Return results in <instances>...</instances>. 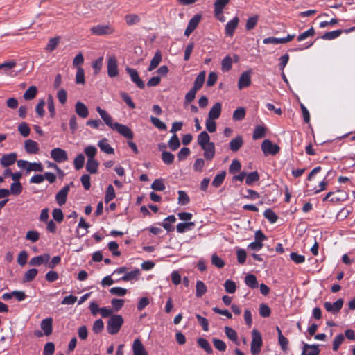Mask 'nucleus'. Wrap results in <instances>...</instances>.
<instances>
[{"instance_id": "obj_27", "label": "nucleus", "mask_w": 355, "mask_h": 355, "mask_svg": "<svg viewBox=\"0 0 355 355\" xmlns=\"http://www.w3.org/2000/svg\"><path fill=\"white\" fill-rule=\"evenodd\" d=\"M230 0H216L214 3L215 16H219L222 14L225 6L229 3Z\"/></svg>"}, {"instance_id": "obj_24", "label": "nucleus", "mask_w": 355, "mask_h": 355, "mask_svg": "<svg viewBox=\"0 0 355 355\" xmlns=\"http://www.w3.org/2000/svg\"><path fill=\"white\" fill-rule=\"evenodd\" d=\"M49 259H50L49 254H44L43 255H40V256L35 257L32 258L30 260L29 263L31 266H40L44 263H47Z\"/></svg>"}, {"instance_id": "obj_39", "label": "nucleus", "mask_w": 355, "mask_h": 355, "mask_svg": "<svg viewBox=\"0 0 355 355\" xmlns=\"http://www.w3.org/2000/svg\"><path fill=\"white\" fill-rule=\"evenodd\" d=\"M225 175H226V173L225 171H222L219 174H217L214 177V178L212 181V185L216 188L219 187L223 184V182L225 180Z\"/></svg>"}, {"instance_id": "obj_59", "label": "nucleus", "mask_w": 355, "mask_h": 355, "mask_svg": "<svg viewBox=\"0 0 355 355\" xmlns=\"http://www.w3.org/2000/svg\"><path fill=\"white\" fill-rule=\"evenodd\" d=\"M40 234L35 230H29L26 235V239L35 243L39 240Z\"/></svg>"}, {"instance_id": "obj_36", "label": "nucleus", "mask_w": 355, "mask_h": 355, "mask_svg": "<svg viewBox=\"0 0 355 355\" xmlns=\"http://www.w3.org/2000/svg\"><path fill=\"white\" fill-rule=\"evenodd\" d=\"M266 128L261 125H257L253 132L252 138L256 140L263 138L266 135Z\"/></svg>"}, {"instance_id": "obj_16", "label": "nucleus", "mask_w": 355, "mask_h": 355, "mask_svg": "<svg viewBox=\"0 0 355 355\" xmlns=\"http://www.w3.org/2000/svg\"><path fill=\"white\" fill-rule=\"evenodd\" d=\"M75 112L78 116L83 119H85L89 116V110L87 107L80 101H78L76 103Z\"/></svg>"}, {"instance_id": "obj_63", "label": "nucleus", "mask_w": 355, "mask_h": 355, "mask_svg": "<svg viewBox=\"0 0 355 355\" xmlns=\"http://www.w3.org/2000/svg\"><path fill=\"white\" fill-rule=\"evenodd\" d=\"M212 342L216 349L220 352L225 351L227 346L223 340L218 338H213Z\"/></svg>"}, {"instance_id": "obj_52", "label": "nucleus", "mask_w": 355, "mask_h": 355, "mask_svg": "<svg viewBox=\"0 0 355 355\" xmlns=\"http://www.w3.org/2000/svg\"><path fill=\"white\" fill-rule=\"evenodd\" d=\"M189 198L184 191H178V203L181 205H186L189 202Z\"/></svg>"}, {"instance_id": "obj_38", "label": "nucleus", "mask_w": 355, "mask_h": 355, "mask_svg": "<svg viewBox=\"0 0 355 355\" xmlns=\"http://www.w3.org/2000/svg\"><path fill=\"white\" fill-rule=\"evenodd\" d=\"M343 33L342 30H336L325 33L321 38L323 40H331L338 37Z\"/></svg>"}, {"instance_id": "obj_28", "label": "nucleus", "mask_w": 355, "mask_h": 355, "mask_svg": "<svg viewBox=\"0 0 355 355\" xmlns=\"http://www.w3.org/2000/svg\"><path fill=\"white\" fill-rule=\"evenodd\" d=\"M161 61H162V54H161V52L158 51L155 53L153 59L151 60L148 70L149 71H151L154 70L155 69H156L158 67V65L159 64V63L161 62Z\"/></svg>"}, {"instance_id": "obj_4", "label": "nucleus", "mask_w": 355, "mask_h": 355, "mask_svg": "<svg viewBox=\"0 0 355 355\" xmlns=\"http://www.w3.org/2000/svg\"><path fill=\"white\" fill-rule=\"evenodd\" d=\"M261 149L265 155H275L277 154L280 150L277 144H272V141L269 139H265L262 142Z\"/></svg>"}, {"instance_id": "obj_57", "label": "nucleus", "mask_w": 355, "mask_h": 355, "mask_svg": "<svg viewBox=\"0 0 355 355\" xmlns=\"http://www.w3.org/2000/svg\"><path fill=\"white\" fill-rule=\"evenodd\" d=\"M150 121L156 128L161 130H166L167 129L166 125L157 117L150 116Z\"/></svg>"}, {"instance_id": "obj_9", "label": "nucleus", "mask_w": 355, "mask_h": 355, "mask_svg": "<svg viewBox=\"0 0 355 355\" xmlns=\"http://www.w3.org/2000/svg\"><path fill=\"white\" fill-rule=\"evenodd\" d=\"M113 130H116L120 135L128 139L133 138V132L131 129L127 125L120 124L116 122L115 126Z\"/></svg>"}, {"instance_id": "obj_22", "label": "nucleus", "mask_w": 355, "mask_h": 355, "mask_svg": "<svg viewBox=\"0 0 355 355\" xmlns=\"http://www.w3.org/2000/svg\"><path fill=\"white\" fill-rule=\"evenodd\" d=\"M243 145V137L241 135H238L230 141V148L232 152H237Z\"/></svg>"}, {"instance_id": "obj_17", "label": "nucleus", "mask_w": 355, "mask_h": 355, "mask_svg": "<svg viewBox=\"0 0 355 355\" xmlns=\"http://www.w3.org/2000/svg\"><path fill=\"white\" fill-rule=\"evenodd\" d=\"M132 350L134 355H148L141 341L139 338L134 340Z\"/></svg>"}, {"instance_id": "obj_41", "label": "nucleus", "mask_w": 355, "mask_h": 355, "mask_svg": "<svg viewBox=\"0 0 355 355\" xmlns=\"http://www.w3.org/2000/svg\"><path fill=\"white\" fill-rule=\"evenodd\" d=\"M259 20V16L258 15H254L250 17H249L247 19L245 28L248 31H251L254 28V27L257 26V22Z\"/></svg>"}, {"instance_id": "obj_43", "label": "nucleus", "mask_w": 355, "mask_h": 355, "mask_svg": "<svg viewBox=\"0 0 355 355\" xmlns=\"http://www.w3.org/2000/svg\"><path fill=\"white\" fill-rule=\"evenodd\" d=\"M232 65V58L229 55L225 56L221 62V69L223 71H228L231 69Z\"/></svg>"}, {"instance_id": "obj_20", "label": "nucleus", "mask_w": 355, "mask_h": 355, "mask_svg": "<svg viewBox=\"0 0 355 355\" xmlns=\"http://www.w3.org/2000/svg\"><path fill=\"white\" fill-rule=\"evenodd\" d=\"M320 349L317 345L304 344L302 349V355H318Z\"/></svg>"}, {"instance_id": "obj_47", "label": "nucleus", "mask_w": 355, "mask_h": 355, "mask_svg": "<svg viewBox=\"0 0 355 355\" xmlns=\"http://www.w3.org/2000/svg\"><path fill=\"white\" fill-rule=\"evenodd\" d=\"M259 179V173L257 171L251 172L246 175L245 183L248 185H251L254 182L258 181Z\"/></svg>"}, {"instance_id": "obj_5", "label": "nucleus", "mask_w": 355, "mask_h": 355, "mask_svg": "<svg viewBox=\"0 0 355 355\" xmlns=\"http://www.w3.org/2000/svg\"><path fill=\"white\" fill-rule=\"evenodd\" d=\"M119 74L117 59L114 55L109 56L107 59V75L114 78Z\"/></svg>"}, {"instance_id": "obj_12", "label": "nucleus", "mask_w": 355, "mask_h": 355, "mask_svg": "<svg viewBox=\"0 0 355 355\" xmlns=\"http://www.w3.org/2000/svg\"><path fill=\"white\" fill-rule=\"evenodd\" d=\"M69 189V185H66L56 194L55 199L59 205L62 206L66 203Z\"/></svg>"}, {"instance_id": "obj_48", "label": "nucleus", "mask_w": 355, "mask_h": 355, "mask_svg": "<svg viewBox=\"0 0 355 355\" xmlns=\"http://www.w3.org/2000/svg\"><path fill=\"white\" fill-rule=\"evenodd\" d=\"M10 194L19 195L22 191V185L20 182H13L10 185Z\"/></svg>"}, {"instance_id": "obj_18", "label": "nucleus", "mask_w": 355, "mask_h": 355, "mask_svg": "<svg viewBox=\"0 0 355 355\" xmlns=\"http://www.w3.org/2000/svg\"><path fill=\"white\" fill-rule=\"evenodd\" d=\"M222 111V105L220 103H215L210 109L208 113V118L210 119H217L220 117Z\"/></svg>"}, {"instance_id": "obj_14", "label": "nucleus", "mask_w": 355, "mask_h": 355, "mask_svg": "<svg viewBox=\"0 0 355 355\" xmlns=\"http://www.w3.org/2000/svg\"><path fill=\"white\" fill-rule=\"evenodd\" d=\"M17 156L15 153L6 154L0 159V163L3 167L10 166L15 162Z\"/></svg>"}, {"instance_id": "obj_64", "label": "nucleus", "mask_w": 355, "mask_h": 355, "mask_svg": "<svg viewBox=\"0 0 355 355\" xmlns=\"http://www.w3.org/2000/svg\"><path fill=\"white\" fill-rule=\"evenodd\" d=\"M60 41L59 37H53L51 38L49 41L48 44L46 45V49L49 51H53L57 47Z\"/></svg>"}, {"instance_id": "obj_40", "label": "nucleus", "mask_w": 355, "mask_h": 355, "mask_svg": "<svg viewBox=\"0 0 355 355\" xmlns=\"http://www.w3.org/2000/svg\"><path fill=\"white\" fill-rule=\"evenodd\" d=\"M245 108L240 107L234 111L232 118L234 121H241L245 118Z\"/></svg>"}, {"instance_id": "obj_50", "label": "nucleus", "mask_w": 355, "mask_h": 355, "mask_svg": "<svg viewBox=\"0 0 355 355\" xmlns=\"http://www.w3.org/2000/svg\"><path fill=\"white\" fill-rule=\"evenodd\" d=\"M85 157L83 154L78 155L73 161L74 167L76 170H80L84 166Z\"/></svg>"}, {"instance_id": "obj_53", "label": "nucleus", "mask_w": 355, "mask_h": 355, "mask_svg": "<svg viewBox=\"0 0 355 355\" xmlns=\"http://www.w3.org/2000/svg\"><path fill=\"white\" fill-rule=\"evenodd\" d=\"M201 19L200 15H196L189 21L187 27L194 31L198 26Z\"/></svg>"}, {"instance_id": "obj_62", "label": "nucleus", "mask_w": 355, "mask_h": 355, "mask_svg": "<svg viewBox=\"0 0 355 355\" xmlns=\"http://www.w3.org/2000/svg\"><path fill=\"white\" fill-rule=\"evenodd\" d=\"M225 291L228 293H234L236 291V286L234 282L228 279L224 284Z\"/></svg>"}, {"instance_id": "obj_11", "label": "nucleus", "mask_w": 355, "mask_h": 355, "mask_svg": "<svg viewBox=\"0 0 355 355\" xmlns=\"http://www.w3.org/2000/svg\"><path fill=\"white\" fill-rule=\"evenodd\" d=\"M96 111L99 114L101 119L103 120L105 123L110 128L113 129L115 126L116 123L112 122V116L103 109L100 107H96Z\"/></svg>"}, {"instance_id": "obj_30", "label": "nucleus", "mask_w": 355, "mask_h": 355, "mask_svg": "<svg viewBox=\"0 0 355 355\" xmlns=\"http://www.w3.org/2000/svg\"><path fill=\"white\" fill-rule=\"evenodd\" d=\"M98 168V162L94 159H88L86 164V169L90 173L94 174L97 173Z\"/></svg>"}, {"instance_id": "obj_61", "label": "nucleus", "mask_w": 355, "mask_h": 355, "mask_svg": "<svg viewBox=\"0 0 355 355\" xmlns=\"http://www.w3.org/2000/svg\"><path fill=\"white\" fill-rule=\"evenodd\" d=\"M151 188L155 191H162L165 189V185L162 179H156L152 183Z\"/></svg>"}, {"instance_id": "obj_23", "label": "nucleus", "mask_w": 355, "mask_h": 355, "mask_svg": "<svg viewBox=\"0 0 355 355\" xmlns=\"http://www.w3.org/2000/svg\"><path fill=\"white\" fill-rule=\"evenodd\" d=\"M17 62L15 60L5 62L0 64V71L4 75H11L10 70L15 67Z\"/></svg>"}, {"instance_id": "obj_33", "label": "nucleus", "mask_w": 355, "mask_h": 355, "mask_svg": "<svg viewBox=\"0 0 355 355\" xmlns=\"http://www.w3.org/2000/svg\"><path fill=\"white\" fill-rule=\"evenodd\" d=\"M197 141L200 146L206 145L211 142L210 136L206 131H202L198 136Z\"/></svg>"}, {"instance_id": "obj_15", "label": "nucleus", "mask_w": 355, "mask_h": 355, "mask_svg": "<svg viewBox=\"0 0 355 355\" xmlns=\"http://www.w3.org/2000/svg\"><path fill=\"white\" fill-rule=\"evenodd\" d=\"M239 22V19L238 17H234L232 20H230L225 26V34L227 36L232 37L234 35V33L236 28L238 26Z\"/></svg>"}, {"instance_id": "obj_45", "label": "nucleus", "mask_w": 355, "mask_h": 355, "mask_svg": "<svg viewBox=\"0 0 355 355\" xmlns=\"http://www.w3.org/2000/svg\"><path fill=\"white\" fill-rule=\"evenodd\" d=\"M180 146V142L178 136L174 134L168 141V146L172 150H176Z\"/></svg>"}, {"instance_id": "obj_55", "label": "nucleus", "mask_w": 355, "mask_h": 355, "mask_svg": "<svg viewBox=\"0 0 355 355\" xmlns=\"http://www.w3.org/2000/svg\"><path fill=\"white\" fill-rule=\"evenodd\" d=\"M76 83L77 84H85V72L81 67H78L77 69Z\"/></svg>"}, {"instance_id": "obj_1", "label": "nucleus", "mask_w": 355, "mask_h": 355, "mask_svg": "<svg viewBox=\"0 0 355 355\" xmlns=\"http://www.w3.org/2000/svg\"><path fill=\"white\" fill-rule=\"evenodd\" d=\"M123 324V318L120 315H112L107 321V330L111 335L116 334Z\"/></svg>"}, {"instance_id": "obj_13", "label": "nucleus", "mask_w": 355, "mask_h": 355, "mask_svg": "<svg viewBox=\"0 0 355 355\" xmlns=\"http://www.w3.org/2000/svg\"><path fill=\"white\" fill-rule=\"evenodd\" d=\"M204 150L203 155L207 160H211L215 155V145L213 142H210L206 145L200 146Z\"/></svg>"}, {"instance_id": "obj_42", "label": "nucleus", "mask_w": 355, "mask_h": 355, "mask_svg": "<svg viewBox=\"0 0 355 355\" xmlns=\"http://www.w3.org/2000/svg\"><path fill=\"white\" fill-rule=\"evenodd\" d=\"M175 156L170 152L163 151L162 153V160L167 165L172 164L174 162Z\"/></svg>"}, {"instance_id": "obj_44", "label": "nucleus", "mask_w": 355, "mask_h": 355, "mask_svg": "<svg viewBox=\"0 0 355 355\" xmlns=\"http://www.w3.org/2000/svg\"><path fill=\"white\" fill-rule=\"evenodd\" d=\"M139 274V270L136 269L135 270L126 272L125 275L121 278V279L125 282L131 281L137 279Z\"/></svg>"}, {"instance_id": "obj_2", "label": "nucleus", "mask_w": 355, "mask_h": 355, "mask_svg": "<svg viewBox=\"0 0 355 355\" xmlns=\"http://www.w3.org/2000/svg\"><path fill=\"white\" fill-rule=\"evenodd\" d=\"M90 33L93 35H109L115 33V28L110 23L98 24L90 28Z\"/></svg>"}, {"instance_id": "obj_8", "label": "nucleus", "mask_w": 355, "mask_h": 355, "mask_svg": "<svg viewBox=\"0 0 355 355\" xmlns=\"http://www.w3.org/2000/svg\"><path fill=\"white\" fill-rule=\"evenodd\" d=\"M343 302V300L340 298L337 300L333 304L329 302H325L324 306L327 311L331 312L333 313H337L342 309Z\"/></svg>"}, {"instance_id": "obj_34", "label": "nucleus", "mask_w": 355, "mask_h": 355, "mask_svg": "<svg viewBox=\"0 0 355 355\" xmlns=\"http://www.w3.org/2000/svg\"><path fill=\"white\" fill-rule=\"evenodd\" d=\"M37 93V89L35 86L29 87L24 92L23 97L26 101L33 99Z\"/></svg>"}, {"instance_id": "obj_58", "label": "nucleus", "mask_w": 355, "mask_h": 355, "mask_svg": "<svg viewBox=\"0 0 355 355\" xmlns=\"http://www.w3.org/2000/svg\"><path fill=\"white\" fill-rule=\"evenodd\" d=\"M193 226H194V223L193 222L180 223L177 225L176 229L179 233H183Z\"/></svg>"}, {"instance_id": "obj_3", "label": "nucleus", "mask_w": 355, "mask_h": 355, "mask_svg": "<svg viewBox=\"0 0 355 355\" xmlns=\"http://www.w3.org/2000/svg\"><path fill=\"white\" fill-rule=\"evenodd\" d=\"M252 337L251 353L252 355H257L259 354L262 346V338L261 334L257 329L252 330Z\"/></svg>"}, {"instance_id": "obj_49", "label": "nucleus", "mask_w": 355, "mask_h": 355, "mask_svg": "<svg viewBox=\"0 0 355 355\" xmlns=\"http://www.w3.org/2000/svg\"><path fill=\"white\" fill-rule=\"evenodd\" d=\"M37 274V270L35 268L29 269L27 270L24 276V282L33 281Z\"/></svg>"}, {"instance_id": "obj_60", "label": "nucleus", "mask_w": 355, "mask_h": 355, "mask_svg": "<svg viewBox=\"0 0 355 355\" xmlns=\"http://www.w3.org/2000/svg\"><path fill=\"white\" fill-rule=\"evenodd\" d=\"M104 328V324L101 319L96 320L92 326V331L94 333L98 334L101 333Z\"/></svg>"}, {"instance_id": "obj_31", "label": "nucleus", "mask_w": 355, "mask_h": 355, "mask_svg": "<svg viewBox=\"0 0 355 355\" xmlns=\"http://www.w3.org/2000/svg\"><path fill=\"white\" fill-rule=\"evenodd\" d=\"M207 288L205 283L200 280L197 281L196 285V295L198 297H202L206 293Z\"/></svg>"}, {"instance_id": "obj_21", "label": "nucleus", "mask_w": 355, "mask_h": 355, "mask_svg": "<svg viewBox=\"0 0 355 355\" xmlns=\"http://www.w3.org/2000/svg\"><path fill=\"white\" fill-rule=\"evenodd\" d=\"M24 148L26 151L29 154H36L40 150L38 144L32 139H27L25 141Z\"/></svg>"}, {"instance_id": "obj_19", "label": "nucleus", "mask_w": 355, "mask_h": 355, "mask_svg": "<svg viewBox=\"0 0 355 355\" xmlns=\"http://www.w3.org/2000/svg\"><path fill=\"white\" fill-rule=\"evenodd\" d=\"M40 326L46 336L51 335L53 330V319L51 318H47L42 320Z\"/></svg>"}, {"instance_id": "obj_56", "label": "nucleus", "mask_w": 355, "mask_h": 355, "mask_svg": "<svg viewBox=\"0 0 355 355\" xmlns=\"http://www.w3.org/2000/svg\"><path fill=\"white\" fill-rule=\"evenodd\" d=\"M264 217L267 218L271 223H274L277 220V216L276 214L271 210L270 209H268L264 211Z\"/></svg>"}, {"instance_id": "obj_29", "label": "nucleus", "mask_w": 355, "mask_h": 355, "mask_svg": "<svg viewBox=\"0 0 355 355\" xmlns=\"http://www.w3.org/2000/svg\"><path fill=\"white\" fill-rule=\"evenodd\" d=\"M205 76H206V73H205V71H201L198 75V76L196 77V78L194 81L193 89L198 91L202 87V85L205 83Z\"/></svg>"}, {"instance_id": "obj_10", "label": "nucleus", "mask_w": 355, "mask_h": 355, "mask_svg": "<svg viewBox=\"0 0 355 355\" xmlns=\"http://www.w3.org/2000/svg\"><path fill=\"white\" fill-rule=\"evenodd\" d=\"M251 71H245L243 72L239 79V82H238V87L239 89H241L244 87H248V86H250V83H251Z\"/></svg>"}, {"instance_id": "obj_35", "label": "nucleus", "mask_w": 355, "mask_h": 355, "mask_svg": "<svg viewBox=\"0 0 355 355\" xmlns=\"http://www.w3.org/2000/svg\"><path fill=\"white\" fill-rule=\"evenodd\" d=\"M197 343L200 347L203 349L207 353L211 354L213 349L209 342L204 338H200L197 340Z\"/></svg>"}, {"instance_id": "obj_7", "label": "nucleus", "mask_w": 355, "mask_h": 355, "mask_svg": "<svg viewBox=\"0 0 355 355\" xmlns=\"http://www.w3.org/2000/svg\"><path fill=\"white\" fill-rule=\"evenodd\" d=\"M127 73L129 74L131 80L136 84L139 89H144L145 87L144 81L140 78L138 72L132 68L127 67L125 69Z\"/></svg>"}, {"instance_id": "obj_46", "label": "nucleus", "mask_w": 355, "mask_h": 355, "mask_svg": "<svg viewBox=\"0 0 355 355\" xmlns=\"http://www.w3.org/2000/svg\"><path fill=\"white\" fill-rule=\"evenodd\" d=\"M44 168L40 162H28V167H26V171L28 173L31 171L42 172Z\"/></svg>"}, {"instance_id": "obj_32", "label": "nucleus", "mask_w": 355, "mask_h": 355, "mask_svg": "<svg viewBox=\"0 0 355 355\" xmlns=\"http://www.w3.org/2000/svg\"><path fill=\"white\" fill-rule=\"evenodd\" d=\"M124 19L127 25L132 26L138 24L140 21L141 18L137 14H128L125 16Z\"/></svg>"}, {"instance_id": "obj_37", "label": "nucleus", "mask_w": 355, "mask_h": 355, "mask_svg": "<svg viewBox=\"0 0 355 355\" xmlns=\"http://www.w3.org/2000/svg\"><path fill=\"white\" fill-rule=\"evenodd\" d=\"M245 283L251 288H255L258 286V282L254 275H248L245 277Z\"/></svg>"}, {"instance_id": "obj_54", "label": "nucleus", "mask_w": 355, "mask_h": 355, "mask_svg": "<svg viewBox=\"0 0 355 355\" xmlns=\"http://www.w3.org/2000/svg\"><path fill=\"white\" fill-rule=\"evenodd\" d=\"M115 197V191L112 185H109L107 188L106 194L105 196V203H108L110 201L113 200Z\"/></svg>"}, {"instance_id": "obj_25", "label": "nucleus", "mask_w": 355, "mask_h": 355, "mask_svg": "<svg viewBox=\"0 0 355 355\" xmlns=\"http://www.w3.org/2000/svg\"><path fill=\"white\" fill-rule=\"evenodd\" d=\"M107 141L106 138H103L98 142V146L103 152L107 154H113L114 150L110 146Z\"/></svg>"}, {"instance_id": "obj_6", "label": "nucleus", "mask_w": 355, "mask_h": 355, "mask_svg": "<svg viewBox=\"0 0 355 355\" xmlns=\"http://www.w3.org/2000/svg\"><path fill=\"white\" fill-rule=\"evenodd\" d=\"M51 157L55 162L58 163L64 162L68 159L67 152L60 148H55L51 150Z\"/></svg>"}, {"instance_id": "obj_51", "label": "nucleus", "mask_w": 355, "mask_h": 355, "mask_svg": "<svg viewBox=\"0 0 355 355\" xmlns=\"http://www.w3.org/2000/svg\"><path fill=\"white\" fill-rule=\"evenodd\" d=\"M315 34V29L313 27H311L309 30L304 31V33H301L297 37V41L301 42L307 37H313Z\"/></svg>"}, {"instance_id": "obj_26", "label": "nucleus", "mask_w": 355, "mask_h": 355, "mask_svg": "<svg viewBox=\"0 0 355 355\" xmlns=\"http://www.w3.org/2000/svg\"><path fill=\"white\" fill-rule=\"evenodd\" d=\"M225 333L227 337L234 342L236 345H239V341L238 339V334L236 331L230 327H225Z\"/></svg>"}]
</instances>
